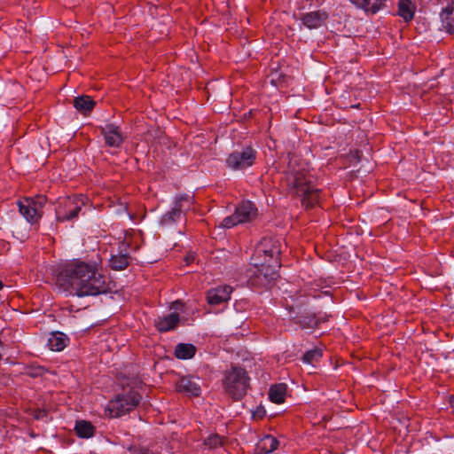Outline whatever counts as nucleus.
I'll use <instances>...</instances> for the list:
<instances>
[{
	"label": "nucleus",
	"mask_w": 454,
	"mask_h": 454,
	"mask_svg": "<svg viewBox=\"0 0 454 454\" xmlns=\"http://www.w3.org/2000/svg\"><path fill=\"white\" fill-rule=\"evenodd\" d=\"M54 273L59 288L79 297L97 295L107 290L106 277L96 266L83 262L66 263Z\"/></svg>",
	"instance_id": "f257e3e1"
},
{
	"label": "nucleus",
	"mask_w": 454,
	"mask_h": 454,
	"mask_svg": "<svg viewBox=\"0 0 454 454\" xmlns=\"http://www.w3.org/2000/svg\"><path fill=\"white\" fill-rule=\"evenodd\" d=\"M287 184L294 194L301 198L306 208L313 207L319 200V189L313 184V176L304 169L296 168V159H290Z\"/></svg>",
	"instance_id": "f03ea898"
},
{
	"label": "nucleus",
	"mask_w": 454,
	"mask_h": 454,
	"mask_svg": "<svg viewBox=\"0 0 454 454\" xmlns=\"http://www.w3.org/2000/svg\"><path fill=\"white\" fill-rule=\"evenodd\" d=\"M224 387L226 392L234 400H239L246 395L249 387V377L245 369L232 367L225 374Z\"/></svg>",
	"instance_id": "7ed1b4c3"
},
{
	"label": "nucleus",
	"mask_w": 454,
	"mask_h": 454,
	"mask_svg": "<svg viewBox=\"0 0 454 454\" xmlns=\"http://www.w3.org/2000/svg\"><path fill=\"white\" fill-rule=\"evenodd\" d=\"M141 400V395L134 390L127 393H121L116 395L115 399L109 402L107 410L111 417L122 416L135 407H137Z\"/></svg>",
	"instance_id": "20e7f679"
},
{
	"label": "nucleus",
	"mask_w": 454,
	"mask_h": 454,
	"mask_svg": "<svg viewBox=\"0 0 454 454\" xmlns=\"http://www.w3.org/2000/svg\"><path fill=\"white\" fill-rule=\"evenodd\" d=\"M254 264L256 270L254 272L253 284L268 286L278 278V269L281 266L279 259L273 262L264 259L262 262H254Z\"/></svg>",
	"instance_id": "39448f33"
},
{
	"label": "nucleus",
	"mask_w": 454,
	"mask_h": 454,
	"mask_svg": "<svg viewBox=\"0 0 454 454\" xmlns=\"http://www.w3.org/2000/svg\"><path fill=\"white\" fill-rule=\"evenodd\" d=\"M86 198L82 195L68 197L61 200L57 209V219L59 222L70 221L77 217L85 205Z\"/></svg>",
	"instance_id": "423d86ee"
},
{
	"label": "nucleus",
	"mask_w": 454,
	"mask_h": 454,
	"mask_svg": "<svg viewBox=\"0 0 454 454\" xmlns=\"http://www.w3.org/2000/svg\"><path fill=\"white\" fill-rule=\"evenodd\" d=\"M256 159V151L251 146L236 150L226 159V165L232 170H243L251 167Z\"/></svg>",
	"instance_id": "0eeeda50"
},
{
	"label": "nucleus",
	"mask_w": 454,
	"mask_h": 454,
	"mask_svg": "<svg viewBox=\"0 0 454 454\" xmlns=\"http://www.w3.org/2000/svg\"><path fill=\"white\" fill-rule=\"evenodd\" d=\"M46 199L43 196L36 198H25L18 202L20 213L29 223H36L41 218V208L45 204Z\"/></svg>",
	"instance_id": "6e6552de"
},
{
	"label": "nucleus",
	"mask_w": 454,
	"mask_h": 454,
	"mask_svg": "<svg viewBox=\"0 0 454 454\" xmlns=\"http://www.w3.org/2000/svg\"><path fill=\"white\" fill-rule=\"evenodd\" d=\"M255 254L257 257L264 256V259L275 261L279 259L281 254L280 239L274 237H264L256 247Z\"/></svg>",
	"instance_id": "1a4fd4ad"
},
{
	"label": "nucleus",
	"mask_w": 454,
	"mask_h": 454,
	"mask_svg": "<svg viewBox=\"0 0 454 454\" xmlns=\"http://www.w3.org/2000/svg\"><path fill=\"white\" fill-rule=\"evenodd\" d=\"M328 18L329 14L327 12L317 10L301 13L300 20L308 29H317L326 24Z\"/></svg>",
	"instance_id": "9d476101"
},
{
	"label": "nucleus",
	"mask_w": 454,
	"mask_h": 454,
	"mask_svg": "<svg viewBox=\"0 0 454 454\" xmlns=\"http://www.w3.org/2000/svg\"><path fill=\"white\" fill-rule=\"evenodd\" d=\"M192 199L188 196H180L176 199L174 207L161 218V223L170 224L180 219L183 211L189 208Z\"/></svg>",
	"instance_id": "9b49d317"
},
{
	"label": "nucleus",
	"mask_w": 454,
	"mask_h": 454,
	"mask_svg": "<svg viewBox=\"0 0 454 454\" xmlns=\"http://www.w3.org/2000/svg\"><path fill=\"white\" fill-rule=\"evenodd\" d=\"M232 288L230 286H220L207 293V301L210 305H219L231 298Z\"/></svg>",
	"instance_id": "f8f14e48"
},
{
	"label": "nucleus",
	"mask_w": 454,
	"mask_h": 454,
	"mask_svg": "<svg viewBox=\"0 0 454 454\" xmlns=\"http://www.w3.org/2000/svg\"><path fill=\"white\" fill-rule=\"evenodd\" d=\"M106 144L112 147H118L123 142V136L118 126L107 124L101 130Z\"/></svg>",
	"instance_id": "ddd939ff"
},
{
	"label": "nucleus",
	"mask_w": 454,
	"mask_h": 454,
	"mask_svg": "<svg viewBox=\"0 0 454 454\" xmlns=\"http://www.w3.org/2000/svg\"><path fill=\"white\" fill-rule=\"evenodd\" d=\"M235 213L239 216L240 223H244L251 222L257 216V208L252 202L246 201L236 208Z\"/></svg>",
	"instance_id": "4468645a"
},
{
	"label": "nucleus",
	"mask_w": 454,
	"mask_h": 454,
	"mask_svg": "<svg viewBox=\"0 0 454 454\" xmlns=\"http://www.w3.org/2000/svg\"><path fill=\"white\" fill-rule=\"evenodd\" d=\"M178 392L184 393L187 395L199 396L200 395V387L197 382L190 378H183L176 385Z\"/></svg>",
	"instance_id": "2eb2a0df"
},
{
	"label": "nucleus",
	"mask_w": 454,
	"mask_h": 454,
	"mask_svg": "<svg viewBox=\"0 0 454 454\" xmlns=\"http://www.w3.org/2000/svg\"><path fill=\"white\" fill-rule=\"evenodd\" d=\"M179 322V315L171 313L155 320V326L160 332H168L174 329Z\"/></svg>",
	"instance_id": "dca6fc26"
},
{
	"label": "nucleus",
	"mask_w": 454,
	"mask_h": 454,
	"mask_svg": "<svg viewBox=\"0 0 454 454\" xmlns=\"http://www.w3.org/2000/svg\"><path fill=\"white\" fill-rule=\"evenodd\" d=\"M68 338L62 333H51L47 340V346L51 351H61L65 348Z\"/></svg>",
	"instance_id": "f3484780"
},
{
	"label": "nucleus",
	"mask_w": 454,
	"mask_h": 454,
	"mask_svg": "<svg viewBox=\"0 0 454 454\" xmlns=\"http://www.w3.org/2000/svg\"><path fill=\"white\" fill-rule=\"evenodd\" d=\"M96 102L87 95L76 97L74 99V106L84 115L90 114L94 108Z\"/></svg>",
	"instance_id": "a211bd4d"
},
{
	"label": "nucleus",
	"mask_w": 454,
	"mask_h": 454,
	"mask_svg": "<svg viewBox=\"0 0 454 454\" xmlns=\"http://www.w3.org/2000/svg\"><path fill=\"white\" fill-rule=\"evenodd\" d=\"M441 20L442 28L450 34H454V3L442 10Z\"/></svg>",
	"instance_id": "6ab92c4d"
},
{
	"label": "nucleus",
	"mask_w": 454,
	"mask_h": 454,
	"mask_svg": "<svg viewBox=\"0 0 454 454\" xmlns=\"http://www.w3.org/2000/svg\"><path fill=\"white\" fill-rule=\"evenodd\" d=\"M415 10V4L411 0H399L397 14L402 17L404 21L409 22L413 19Z\"/></svg>",
	"instance_id": "aec40b11"
},
{
	"label": "nucleus",
	"mask_w": 454,
	"mask_h": 454,
	"mask_svg": "<svg viewBox=\"0 0 454 454\" xmlns=\"http://www.w3.org/2000/svg\"><path fill=\"white\" fill-rule=\"evenodd\" d=\"M278 441L271 436H264L256 446L257 454H268L272 452L278 448Z\"/></svg>",
	"instance_id": "412c9836"
},
{
	"label": "nucleus",
	"mask_w": 454,
	"mask_h": 454,
	"mask_svg": "<svg viewBox=\"0 0 454 454\" xmlns=\"http://www.w3.org/2000/svg\"><path fill=\"white\" fill-rule=\"evenodd\" d=\"M356 6L364 10L365 12H371L372 13L377 12L384 4L385 0H350Z\"/></svg>",
	"instance_id": "4be33fe9"
},
{
	"label": "nucleus",
	"mask_w": 454,
	"mask_h": 454,
	"mask_svg": "<svg viewBox=\"0 0 454 454\" xmlns=\"http://www.w3.org/2000/svg\"><path fill=\"white\" fill-rule=\"evenodd\" d=\"M286 393V384H276L270 387L269 390L270 400L275 403H282L285 402Z\"/></svg>",
	"instance_id": "5701e85b"
},
{
	"label": "nucleus",
	"mask_w": 454,
	"mask_h": 454,
	"mask_svg": "<svg viewBox=\"0 0 454 454\" xmlns=\"http://www.w3.org/2000/svg\"><path fill=\"white\" fill-rule=\"evenodd\" d=\"M195 353L196 347L190 343H179L175 348V355L179 359H190Z\"/></svg>",
	"instance_id": "b1692460"
},
{
	"label": "nucleus",
	"mask_w": 454,
	"mask_h": 454,
	"mask_svg": "<svg viewBox=\"0 0 454 454\" xmlns=\"http://www.w3.org/2000/svg\"><path fill=\"white\" fill-rule=\"evenodd\" d=\"M74 429L77 435L82 438L91 437L95 431L91 423L85 420L77 421Z\"/></svg>",
	"instance_id": "393cba45"
},
{
	"label": "nucleus",
	"mask_w": 454,
	"mask_h": 454,
	"mask_svg": "<svg viewBox=\"0 0 454 454\" xmlns=\"http://www.w3.org/2000/svg\"><path fill=\"white\" fill-rule=\"evenodd\" d=\"M109 263L113 270H122L129 265V256L127 254L113 255Z\"/></svg>",
	"instance_id": "a878e982"
},
{
	"label": "nucleus",
	"mask_w": 454,
	"mask_h": 454,
	"mask_svg": "<svg viewBox=\"0 0 454 454\" xmlns=\"http://www.w3.org/2000/svg\"><path fill=\"white\" fill-rule=\"evenodd\" d=\"M223 442L224 440L223 437L217 434H213L204 440V445L207 447L208 450H214L223 446Z\"/></svg>",
	"instance_id": "bb28decb"
},
{
	"label": "nucleus",
	"mask_w": 454,
	"mask_h": 454,
	"mask_svg": "<svg viewBox=\"0 0 454 454\" xmlns=\"http://www.w3.org/2000/svg\"><path fill=\"white\" fill-rule=\"evenodd\" d=\"M297 323L303 328H312L317 325L318 319L315 315L308 314L306 316H300Z\"/></svg>",
	"instance_id": "cd10ccee"
},
{
	"label": "nucleus",
	"mask_w": 454,
	"mask_h": 454,
	"mask_svg": "<svg viewBox=\"0 0 454 454\" xmlns=\"http://www.w3.org/2000/svg\"><path fill=\"white\" fill-rule=\"evenodd\" d=\"M322 356V353L320 349H312L307 351L302 359L305 363L312 364L315 361H317Z\"/></svg>",
	"instance_id": "c85d7f7f"
},
{
	"label": "nucleus",
	"mask_w": 454,
	"mask_h": 454,
	"mask_svg": "<svg viewBox=\"0 0 454 454\" xmlns=\"http://www.w3.org/2000/svg\"><path fill=\"white\" fill-rule=\"evenodd\" d=\"M239 223H241L240 220H239V216H237L236 213L234 212L233 215L227 216L223 220L221 226L223 228L229 229V228H232V227L236 226Z\"/></svg>",
	"instance_id": "c756f323"
},
{
	"label": "nucleus",
	"mask_w": 454,
	"mask_h": 454,
	"mask_svg": "<svg viewBox=\"0 0 454 454\" xmlns=\"http://www.w3.org/2000/svg\"><path fill=\"white\" fill-rule=\"evenodd\" d=\"M44 370L42 367L30 368L27 371V374L31 377H38L43 373Z\"/></svg>",
	"instance_id": "7c9ffc66"
},
{
	"label": "nucleus",
	"mask_w": 454,
	"mask_h": 454,
	"mask_svg": "<svg viewBox=\"0 0 454 454\" xmlns=\"http://www.w3.org/2000/svg\"><path fill=\"white\" fill-rule=\"evenodd\" d=\"M129 450L134 454H149V450L144 447H130Z\"/></svg>",
	"instance_id": "2f4dec72"
},
{
	"label": "nucleus",
	"mask_w": 454,
	"mask_h": 454,
	"mask_svg": "<svg viewBox=\"0 0 454 454\" xmlns=\"http://www.w3.org/2000/svg\"><path fill=\"white\" fill-rule=\"evenodd\" d=\"M238 317L237 320L233 319L232 320V324L235 325H238L241 323H243V321L245 320V316L244 315H236Z\"/></svg>",
	"instance_id": "473e14b6"
},
{
	"label": "nucleus",
	"mask_w": 454,
	"mask_h": 454,
	"mask_svg": "<svg viewBox=\"0 0 454 454\" xmlns=\"http://www.w3.org/2000/svg\"><path fill=\"white\" fill-rule=\"evenodd\" d=\"M194 260L193 255H188L185 257L184 261L186 262V264L191 263Z\"/></svg>",
	"instance_id": "72a5a7b5"
},
{
	"label": "nucleus",
	"mask_w": 454,
	"mask_h": 454,
	"mask_svg": "<svg viewBox=\"0 0 454 454\" xmlns=\"http://www.w3.org/2000/svg\"><path fill=\"white\" fill-rule=\"evenodd\" d=\"M45 413L44 412H40L39 415L36 416L37 419L41 418L42 416H44Z\"/></svg>",
	"instance_id": "f704fd0d"
},
{
	"label": "nucleus",
	"mask_w": 454,
	"mask_h": 454,
	"mask_svg": "<svg viewBox=\"0 0 454 454\" xmlns=\"http://www.w3.org/2000/svg\"><path fill=\"white\" fill-rule=\"evenodd\" d=\"M4 285L2 283V281L0 280V290L3 288Z\"/></svg>",
	"instance_id": "c9c22d12"
},
{
	"label": "nucleus",
	"mask_w": 454,
	"mask_h": 454,
	"mask_svg": "<svg viewBox=\"0 0 454 454\" xmlns=\"http://www.w3.org/2000/svg\"><path fill=\"white\" fill-rule=\"evenodd\" d=\"M450 398L454 399V396H450Z\"/></svg>",
	"instance_id": "e433bc0d"
}]
</instances>
